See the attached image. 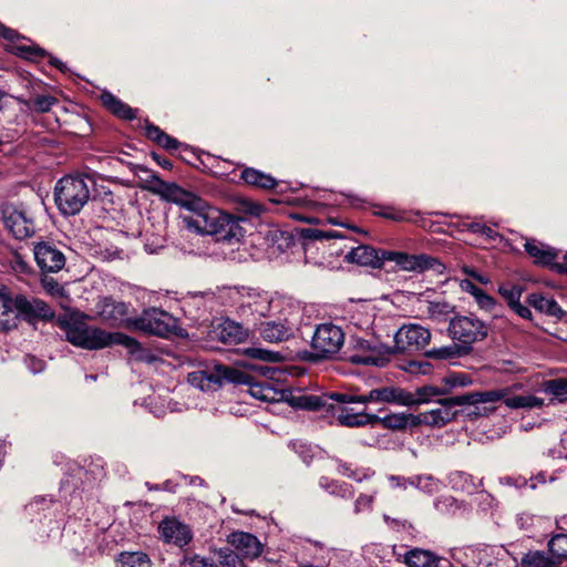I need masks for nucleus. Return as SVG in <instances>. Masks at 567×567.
I'll list each match as a JSON object with an SVG mask.
<instances>
[{
    "instance_id": "43",
    "label": "nucleus",
    "mask_w": 567,
    "mask_h": 567,
    "mask_svg": "<svg viewBox=\"0 0 567 567\" xmlns=\"http://www.w3.org/2000/svg\"><path fill=\"white\" fill-rule=\"evenodd\" d=\"M245 353L252 359L264 362H280L284 355L278 351H271L260 347H250L245 350Z\"/></svg>"
},
{
    "instance_id": "36",
    "label": "nucleus",
    "mask_w": 567,
    "mask_h": 567,
    "mask_svg": "<svg viewBox=\"0 0 567 567\" xmlns=\"http://www.w3.org/2000/svg\"><path fill=\"white\" fill-rule=\"evenodd\" d=\"M454 311V307L446 301H431L426 306V313L436 322L446 321Z\"/></svg>"
},
{
    "instance_id": "5",
    "label": "nucleus",
    "mask_w": 567,
    "mask_h": 567,
    "mask_svg": "<svg viewBox=\"0 0 567 567\" xmlns=\"http://www.w3.org/2000/svg\"><path fill=\"white\" fill-rule=\"evenodd\" d=\"M95 179L87 174L65 175L54 187V202L64 216H74L89 203Z\"/></svg>"
},
{
    "instance_id": "15",
    "label": "nucleus",
    "mask_w": 567,
    "mask_h": 567,
    "mask_svg": "<svg viewBox=\"0 0 567 567\" xmlns=\"http://www.w3.org/2000/svg\"><path fill=\"white\" fill-rule=\"evenodd\" d=\"M130 305L124 301H116L112 297H103L96 303V313L103 322L110 327L120 328L130 326Z\"/></svg>"
},
{
    "instance_id": "17",
    "label": "nucleus",
    "mask_w": 567,
    "mask_h": 567,
    "mask_svg": "<svg viewBox=\"0 0 567 567\" xmlns=\"http://www.w3.org/2000/svg\"><path fill=\"white\" fill-rule=\"evenodd\" d=\"M524 247L535 264L548 267L558 274H567V252L564 256V262H556L558 251L548 245L535 239H527Z\"/></svg>"
},
{
    "instance_id": "34",
    "label": "nucleus",
    "mask_w": 567,
    "mask_h": 567,
    "mask_svg": "<svg viewBox=\"0 0 567 567\" xmlns=\"http://www.w3.org/2000/svg\"><path fill=\"white\" fill-rule=\"evenodd\" d=\"M464 355H467V353L457 342L450 346L434 348L425 352L426 358L436 360L456 359Z\"/></svg>"
},
{
    "instance_id": "47",
    "label": "nucleus",
    "mask_w": 567,
    "mask_h": 567,
    "mask_svg": "<svg viewBox=\"0 0 567 567\" xmlns=\"http://www.w3.org/2000/svg\"><path fill=\"white\" fill-rule=\"evenodd\" d=\"M301 238L309 241H321L331 238H343L334 230H321L317 228H305L301 230Z\"/></svg>"
},
{
    "instance_id": "45",
    "label": "nucleus",
    "mask_w": 567,
    "mask_h": 567,
    "mask_svg": "<svg viewBox=\"0 0 567 567\" xmlns=\"http://www.w3.org/2000/svg\"><path fill=\"white\" fill-rule=\"evenodd\" d=\"M375 423H380L383 427L390 430H404L406 429L405 413H392L383 417L378 416Z\"/></svg>"
},
{
    "instance_id": "39",
    "label": "nucleus",
    "mask_w": 567,
    "mask_h": 567,
    "mask_svg": "<svg viewBox=\"0 0 567 567\" xmlns=\"http://www.w3.org/2000/svg\"><path fill=\"white\" fill-rule=\"evenodd\" d=\"M445 394V390L434 385H423L415 390L416 405L434 402Z\"/></svg>"
},
{
    "instance_id": "6",
    "label": "nucleus",
    "mask_w": 567,
    "mask_h": 567,
    "mask_svg": "<svg viewBox=\"0 0 567 567\" xmlns=\"http://www.w3.org/2000/svg\"><path fill=\"white\" fill-rule=\"evenodd\" d=\"M505 395V390H489L470 392L461 395L437 399L439 406L424 412L430 427H443L454 421L460 411L458 406L478 405L483 403H496Z\"/></svg>"
},
{
    "instance_id": "13",
    "label": "nucleus",
    "mask_w": 567,
    "mask_h": 567,
    "mask_svg": "<svg viewBox=\"0 0 567 567\" xmlns=\"http://www.w3.org/2000/svg\"><path fill=\"white\" fill-rule=\"evenodd\" d=\"M131 327L147 334L168 338L175 333L178 322L167 311L152 307L144 309L140 316L133 318Z\"/></svg>"
},
{
    "instance_id": "25",
    "label": "nucleus",
    "mask_w": 567,
    "mask_h": 567,
    "mask_svg": "<svg viewBox=\"0 0 567 567\" xmlns=\"http://www.w3.org/2000/svg\"><path fill=\"white\" fill-rule=\"evenodd\" d=\"M527 303L540 313L556 318H561L564 316V311L558 302L554 298L547 297L544 293L534 292L528 295Z\"/></svg>"
},
{
    "instance_id": "30",
    "label": "nucleus",
    "mask_w": 567,
    "mask_h": 567,
    "mask_svg": "<svg viewBox=\"0 0 567 567\" xmlns=\"http://www.w3.org/2000/svg\"><path fill=\"white\" fill-rule=\"evenodd\" d=\"M247 337V329L233 320H226L219 326L218 338L225 343H238Z\"/></svg>"
},
{
    "instance_id": "22",
    "label": "nucleus",
    "mask_w": 567,
    "mask_h": 567,
    "mask_svg": "<svg viewBox=\"0 0 567 567\" xmlns=\"http://www.w3.org/2000/svg\"><path fill=\"white\" fill-rule=\"evenodd\" d=\"M258 329L259 336L267 342L278 343L288 340L293 336L292 326L287 320L284 321H259Z\"/></svg>"
},
{
    "instance_id": "48",
    "label": "nucleus",
    "mask_w": 567,
    "mask_h": 567,
    "mask_svg": "<svg viewBox=\"0 0 567 567\" xmlns=\"http://www.w3.org/2000/svg\"><path fill=\"white\" fill-rule=\"evenodd\" d=\"M374 215L381 216L386 219H391L394 221H410L412 220L410 214L405 210L396 209L392 206L379 207L378 210L374 212Z\"/></svg>"
},
{
    "instance_id": "14",
    "label": "nucleus",
    "mask_w": 567,
    "mask_h": 567,
    "mask_svg": "<svg viewBox=\"0 0 567 567\" xmlns=\"http://www.w3.org/2000/svg\"><path fill=\"white\" fill-rule=\"evenodd\" d=\"M431 340L429 329L416 324H403L394 334V352H413L423 349Z\"/></svg>"
},
{
    "instance_id": "18",
    "label": "nucleus",
    "mask_w": 567,
    "mask_h": 567,
    "mask_svg": "<svg viewBox=\"0 0 567 567\" xmlns=\"http://www.w3.org/2000/svg\"><path fill=\"white\" fill-rule=\"evenodd\" d=\"M6 228L17 239H25L35 233L33 219L27 213L13 206H7L2 210Z\"/></svg>"
},
{
    "instance_id": "31",
    "label": "nucleus",
    "mask_w": 567,
    "mask_h": 567,
    "mask_svg": "<svg viewBox=\"0 0 567 567\" xmlns=\"http://www.w3.org/2000/svg\"><path fill=\"white\" fill-rule=\"evenodd\" d=\"M319 486L330 495L340 498H351L354 495V489L350 484L336 481L327 476H321L319 478Z\"/></svg>"
},
{
    "instance_id": "19",
    "label": "nucleus",
    "mask_w": 567,
    "mask_h": 567,
    "mask_svg": "<svg viewBox=\"0 0 567 567\" xmlns=\"http://www.w3.org/2000/svg\"><path fill=\"white\" fill-rule=\"evenodd\" d=\"M157 529L164 543L179 548L187 546L193 539L190 527L176 517H165Z\"/></svg>"
},
{
    "instance_id": "60",
    "label": "nucleus",
    "mask_w": 567,
    "mask_h": 567,
    "mask_svg": "<svg viewBox=\"0 0 567 567\" xmlns=\"http://www.w3.org/2000/svg\"><path fill=\"white\" fill-rule=\"evenodd\" d=\"M425 413L411 414L405 413L406 427H416L419 425H427V421L424 417Z\"/></svg>"
},
{
    "instance_id": "41",
    "label": "nucleus",
    "mask_w": 567,
    "mask_h": 567,
    "mask_svg": "<svg viewBox=\"0 0 567 567\" xmlns=\"http://www.w3.org/2000/svg\"><path fill=\"white\" fill-rule=\"evenodd\" d=\"M334 461L337 463V471L339 474L353 478L357 482L369 480L373 475V471L370 468H365L360 472L359 470H353L351 464L343 462L340 458H336Z\"/></svg>"
},
{
    "instance_id": "12",
    "label": "nucleus",
    "mask_w": 567,
    "mask_h": 567,
    "mask_svg": "<svg viewBox=\"0 0 567 567\" xmlns=\"http://www.w3.org/2000/svg\"><path fill=\"white\" fill-rule=\"evenodd\" d=\"M346 340L343 329L333 322L316 326L311 338L312 354L317 360H332L340 353Z\"/></svg>"
},
{
    "instance_id": "20",
    "label": "nucleus",
    "mask_w": 567,
    "mask_h": 567,
    "mask_svg": "<svg viewBox=\"0 0 567 567\" xmlns=\"http://www.w3.org/2000/svg\"><path fill=\"white\" fill-rule=\"evenodd\" d=\"M33 252L37 265L42 272H58L65 266L64 254L50 243H38Z\"/></svg>"
},
{
    "instance_id": "49",
    "label": "nucleus",
    "mask_w": 567,
    "mask_h": 567,
    "mask_svg": "<svg viewBox=\"0 0 567 567\" xmlns=\"http://www.w3.org/2000/svg\"><path fill=\"white\" fill-rule=\"evenodd\" d=\"M217 554L219 565L223 567H246L238 554L229 548H220Z\"/></svg>"
},
{
    "instance_id": "3",
    "label": "nucleus",
    "mask_w": 567,
    "mask_h": 567,
    "mask_svg": "<svg viewBox=\"0 0 567 567\" xmlns=\"http://www.w3.org/2000/svg\"><path fill=\"white\" fill-rule=\"evenodd\" d=\"M344 259L348 262L372 268H382L385 261H392L400 270L417 274L426 270L443 274L445 270L444 264L439 258L426 254L410 255L404 251L375 249L368 245L351 247L344 255Z\"/></svg>"
},
{
    "instance_id": "42",
    "label": "nucleus",
    "mask_w": 567,
    "mask_h": 567,
    "mask_svg": "<svg viewBox=\"0 0 567 567\" xmlns=\"http://www.w3.org/2000/svg\"><path fill=\"white\" fill-rule=\"evenodd\" d=\"M548 550L559 564L563 559H567V534L553 536L548 542Z\"/></svg>"
},
{
    "instance_id": "27",
    "label": "nucleus",
    "mask_w": 567,
    "mask_h": 567,
    "mask_svg": "<svg viewBox=\"0 0 567 567\" xmlns=\"http://www.w3.org/2000/svg\"><path fill=\"white\" fill-rule=\"evenodd\" d=\"M101 99L105 107L115 116L127 121L134 120L136 117V110L122 102L112 93L104 92L101 95Z\"/></svg>"
},
{
    "instance_id": "2",
    "label": "nucleus",
    "mask_w": 567,
    "mask_h": 567,
    "mask_svg": "<svg viewBox=\"0 0 567 567\" xmlns=\"http://www.w3.org/2000/svg\"><path fill=\"white\" fill-rule=\"evenodd\" d=\"M89 316L73 310L60 315L56 319L59 328L64 332L65 340L72 346L84 350H102L113 344L123 346L137 360L153 362L155 357L143 348L136 339L122 333L110 332L87 323Z\"/></svg>"
},
{
    "instance_id": "8",
    "label": "nucleus",
    "mask_w": 567,
    "mask_h": 567,
    "mask_svg": "<svg viewBox=\"0 0 567 567\" xmlns=\"http://www.w3.org/2000/svg\"><path fill=\"white\" fill-rule=\"evenodd\" d=\"M396 388L386 386L373 389L368 394H354L348 392H331L321 395H302L298 399V405L301 409L318 411L327 404L328 399H332L341 404H360L365 406L370 402L394 403Z\"/></svg>"
},
{
    "instance_id": "58",
    "label": "nucleus",
    "mask_w": 567,
    "mask_h": 567,
    "mask_svg": "<svg viewBox=\"0 0 567 567\" xmlns=\"http://www.w3.org/2000/svg\"><path fill=\"white\" fill-rule=\"evenodd\" d=\"M373 503V496L367 494H360L354 503V512L360 513L371 508Z\"/></svg>"
},
{
    "instance_id": "32",
    "label": "nucleus",
    "mask_w": 567,
    "mask_h": 567,
    "mask_svg": "<svg viewBox=\"0 0 567 567\" xmlns=\"http://www.w3.org/2000/svg\"><path fill=\"white\" fill-rule=\"evenodd\" d=\"M504 390L505 394H507V389ZM501 400H504L505 405L509 409H540L545 404L542 398L532 394L514 395L509 398L504 395Z\"/></svg>"
},
{
    "instance_id": "4",
    "label": "nucleus",
    "mask_w": 567,
    "mask_h": 567,
    "mask_svg": "<svg viewBox=\"0 0 567 567\" xmlns=\"http://www.w3.org/2000/svg\"><path fill=\"white\" fill-rule=\"evenodd\" d=\"M53 309L43 300L24 295L10 296L9 288L0 285V331H10L17 327L18 319L35 324L39 321H51Z\"/></svg>"
},
{
    "instance_id": "61",
    "label": "nucleus",
    "mask_w": 567,
    "mask_h": 567,
    "mask_svg": "<svg viewBox=\"0 0 567 567\" xmlns=\"http://www.w3.org/2000/svg\"><path fill=\"white\" fill-rule=\"evenodd\" d=\"M445 383L450 386H464L470 383L465 374H451L444 379Z\"/></svg>"
},
{
    "instance_id": "1",
    "label": "nucleus",
    "mask_w": 567,
    "mask_h": 567,
    "mask_svg": "<svg viewBox=\"0 0 567 567\" xmlns=\"http://www.w3.org/2000/svg\"><path fill=\"white\" fill-rule=\"evenodd\" d=\"M140 172L150 174L148 189L163 199L177 204L187 209L189 214L181 216L184 226L194 233L210 235L217 241L233 243L244 236L239 219L214 206L208 205L194 193L182 188L176 183H168L159 178L143 165H137Z\"/></svg>"
},
{
    "instance_id": "24",
    "label": "nucleus",
    "mask_w": 567,
    "mask_h": 567,
    "mask_svg": "<svg viewBox=\"0 0 567 567\" xmlns=\"http://www.w3.org/2000/svg\"><path fill=\"white\" fill-rule=\"evenodd\" d=\"M247 385H249V393L255 399L264 402H280L285 398V392L277 390L269 381L252 382V377Z\"/></svg>"
},
{
    "instance_id": "51",
    "label": "nucleus",
    "mask_w": 567,
    "mask_h": 567,
    "mask_svg": "<svg viewBox=\"0 0 567 567\" xmlns=\"http://www.w3.org/2000/svg\"><path fill=\"white\" fill-rule=\"evenodd\" d=\"M408 483L430 494L437 489V481H435L432 476H415L410 478Z\"/></svg>"
},
{
    "instance_id": "33",
    "label": "nucleus",
    "mask_w": 567,
    "mask_h": 567,
    "mask_svg": "<svg viewBox=\"0 0 567 567\" xmlns=\"http://www.w3.org/2000/svg\"><path fill=\"white\" fill-rule=\"evenodd\" d=\"M450 482L454 489H458L467 494L476 493L482 486V481L476 483L474 477L465 472L452 473L450 476Z\"/></svg>"
},
{
    "instance_id": "63",
    "label": "nucleus",
    "mask_w": 567,
    "mask_h": 567,
    "mask_svg": "<svg viewBox=\"0 0 567 567\" xmlns=\"http://www.w3.org/2000/svg\"><path fill=\"white\" fill-rule=\"evenodd\" d=\"M461 288L463 291L470 293L473 298H476V296L483 290L482 288H480L474 282L467 279L461 282Z\"/></svg>"
},
{
    "instance_id": "26",
    "label": "nucleus",
    "mask_w": 567,
    "mask_h": 567,
    "mask_svg": "<svg viewBox=\"0 0 567 567\" xmlns=\"http://www.w3.org/2000/svg\"><path fill=\"white\" fill-rule=\"evenodd\" d=\"M240 178L250 186L261 189H270L277 185V181L269 174L252 167H246L240 173Z\"/></svg>"
},
{
    "instance_id": "16",
    "label": "nucleus",
    "mask_w": 567,
    "mask_h": 567,
    "mask_svg": "<svg viewBox=\"0 0 567 567\" xmlns=\"http://www.w3.org/2000/svg\"><path fill=\"white\" fill-rule=\"evenodd\" d=\"M350 404H341L332 399H328L327 404L321 406L319 410L327 408L337 415V421L342 426L357 427L368 424H375L378 415L368 414L362 410H355L350 408Z\"/></svg>"
},
{
    "instance_id": "59",
    "label": "nucleus",
    "mask_w": 567,
    "mask_h": 567,
    "mask_svg": "<svg viewBox=\"0 0 567 567\" xmlns=\"http://www.w3.org/2000/svg\"><path fill=\"white\" fill-rule=\"evenodd\" d=\"M24 362L28 369L34 374L42 372L45 367L44 361L34 355H27Z\"/></svg>"
},
{
    "instance_id": "46",
    "label": "nucleus",
    "mask_w": 567,
    "mask_h": 567,
    "mask_svg": "<svg viewBox=\"0 0 567 567\" xmlns=\"http://www.w3.org/2000/svg\"><path fill=\"white\" fill-rule=\"evenodd\" d=\"M474 299L480 309L487 312H492L495 318L501 317V315L498 313V309L502 308V306L498 305L494 297L487 295L484 290H482V292H480Z\"/></svg>"
},
{
    "instance_id": "7",
    "label": "nucleus",
    "mask_w": 567,
    "mask_h": 567,
    "mask_svg": "<svg viewBox=\"0 0 567 567\" xmlns=\"http://www.w3.org/2000/svg\"><path fill=\"white\" fill-rule=\"evenodd\" d=\"M229 297L236 306V312L241 320L257 327L271 309L272 298L268 291L251 287H233Z\"/></svg>"
},
{
    "instance_id": "57",
    "label": "nucleus",
    "mask_w": 567,
    "mask_h": 567,
    "mask_svg": "<svg viewBox=\"0 0 567 567\" xmlns=\"http://www.w3.org/2000/svg\"><path fill=\"white\" fill-rule=\"evenodd\" d=\"M499 483L505 486H512L517 489H522L528 486V480L524 476H503L499 478Z\"/></svg>"
},
{
    "instance_id": "35",
    "label": "nucleus",
    "mask_w": 567,
    "mask_h": 567,
    "mask_svg": "<svg viewBox=\"0 0 567 567\" xmlns=\"http://www.w3.org/2000/svg\"><path fill=\"white\" fill-rule=\"evenodd\" d=\"M17 101L38 113H47L58 103V99L52 95H37L32 100L17 97Z\"/></svg>"
},
{
    "instance_id": "44",
    "label": "nucleus",
    "mask_w": 567,
    "mask_h": 567,
    "mask_svg": "<svg viewBox=\"0 0 567 567\" xmlns=\"http://www.w3.org/2000/svg\"><path fill=\"white\" fill-rule=\"evenodd\" d=\"M523 290L522 286L513 284H503L498 287V293L504 298L509 308L520 301Z\"/></svg>"
},
{
    "instance_id": "23",
    "label": "nucleus",
    "mask_w": 567,
    "mask_h": 567,
    "mask_svg": "<svg viewBox=\"0 0 567 567\" xmlns=\"http://www.w3.org/2000/svg\"><path fill=\"white\" fill-rule=\"evenodd\" d=\"M404 563L408 567H452L449 559L421 548H413L406 551Z\"/></svg>"
},
{
    "instance_id": "56",
    "label": "nucleus",
    "mask_w": 567,
    "mask_h": 567,
    "mask_svg": "<svg viewBox=\"0 0 567 567\" xmlns=\"http://www.w3.org/2000/svg\"><path fill=\"white\" fill-rule=\"evenodd\" d=\"M383 519L388 524V526L395 532L403 530L410 534V530L413 529L411 523H409L405 519L392 518L389 515H383Z\"/></svg>"
},
{
    "instance_id": "9",
    "label": "nucleus",
    "mask_w": 567,
    "mask_h": 567,
    "mask_svg": "<svg viewBox=\"0 0 567 567\" xmlns=\"http://www.w3.org/2000/svg\"><path fill=\"white\" fill-rule=\"evenodd\" d=\"M392 353L391 347L378 340L351 336L343 358L353 364L384 367Z\"/></svg>"
},
{
    "instance_id": "11",
    "label": "nucleus",
    "mask_w": 567,
    "mask_h": 567,
    "mask_svg": "<svg viewBox=\"0 0 567 567\" xmlns=\"http://www.w3.org/2000/svg\"><path fill=\"white\" fill-rule=\"evenodd\" d=\"M245 371L225 364H215L210 370H198L188 374V382L202 391H216L224 383H248Z\"/></svg>"
},
{
    "instance_id": "38",
    "label": "nucleus",
    "mask_w": 567,
    "mask_h": 567,
    "mask_svg": "<svg viewBox=\"0 0 567 567\" xmlns=\"http://www.w3.org/2000/svg\"><path fill=\"white\" fill-rule=\"evenodd\" d=\"M522 565L527 567H558L559 563L547 557L543 551H528L522 558Z\"/></svg>"
},
{
    "instance_id": "10",
    "label": "nucleus",
    "mask_w": 567,
    "mask_h": 567,
    "mask_svg": "<svg viewBox=\"0 0 567 567\" xmlns=\"http://www.w3.org/2000/svg\"><path fill=\"white\" fill-rule=\"evenodd\" d=\"M447 331L451 339L470 354L475 343L487 338L489 327L475 313L470 312L468 315H457L451 318Z\"/></svg>"
},
{
    "instance_id": "53",
    "label": "nucleus",
    "mask_w": 567,
    "mask_h": 567,
    "mask_svg": "<svg viewBox=\"0 0 567 567\" xmlns=\"http://www.w3.org/2000/svg\"><path fill=\"white\" fill-rule=\"evenodd\" d=\"M52 503V498H47L45 496H37L25 506V509L30 515H33L40 513L41 511L48 509Z\"/></svg>"
},
{
    "instance_id": "40",
    "label": "nucleus",
    "mask_w": 567,
    "mask_h": 567,
    "mask_svg": "<svg viewBox=\"0 0 567 567\" xmlns=\"http://www.w3.org/2000/svg\"><path fill=\"white\" fill-rule=\"evenodd\" d=\"M11 52L20 58L30 61H39L48 55L45 50L38 45L13 44L11 47Z\"/></svg>"
},
{
    "instance_id": "54",
    "label": "nucleus",
    "mask_w": 567,
    "mask_h": 567,
    "mask_svg": "<svg viewBox=\"0 0 567 567\" xmlns=\"http://www.w3.org/2000/svg\"><path fill=\"white\" fill-rule=\"evenodd\" d=\"M41 285L51 296L61 297L64 295V288L52 277L44 276L41 279Z\"/></svg>"
},
{
    "instance_id": "21",
    "label": "nucleus",
    "mask_w": 567,
    "mask_h": 567,
    "mask_svg": "<svg viewBox=\"0 0 567 567\" xmlns=\"http://www.w3.org/2000/svg\"><path fill=\"white\" fill-rule=\"evenodd\" d=\"M227 542L245 558L255 559L262 553L264 545L250 533L236 530L227 536Z\"/></svg>"
},
{
    "instance_id": "52",
    "label": "nucleus",
    "mask_w": 567,
    "mask_h": 567,
    "mask_svg": "<svg viewBox=\"0 0 567 567\" xmlns=\"http://www.w3.org/2000/svg\"><path fill=\"white\" fill-rule=\"evenodd\" d=\"M404 370L411 374H430L433 365L426 360H410L406 362Z\"/></svg>"
},
{
    "instance_id": "50",
    "label": "nucleus",
    "mask_w": 567,
    "mask_h": 567,
    "mask_svg": "<svg viewBox=\"0 0 567 567\" xmlns=\"http://www.w3.org/2000/svg\"><path fill=\"white\" fill-rule=\"evenodd\" d=\"M183 567H219L210 557H204L198 554L185 555L182 560Z\"/></svg>"
},
{
    "instance_id": "37",
    "label": "nucleus",
    "mask_w": 567,
    "mask_h": 567,
    "mask_svg": "<svg viewBox=\"0 0 567 567\" xmlns=\"http://www.w3.org/2000/svg\"><path fill=\"white\" fill-rule=\"evenodd\" d=\"M120 567H151V560L145 553H121L117 558Z\"/></svg>"
},
{
    "instance_id": "64",
    "label": "nucleus",
    "mask_w": 567,
    "mask_h": 567,
    "mask_svg": "<svg viewBox=\"0 0 567 567\" xmlns=\"http://www.w3.org/2000/svg\"><path fill=\"white\" fill-rule=\"evenodd\" d=\"M511 309L515 311V313H517L520 318L532 320V311L529 310L528 307L522 305L520 301L512 306Z\"/></svg>"
},
{
    "instance_id": "55",
    "label": "nucleus",
    "mask_w": 567,
    "mask_h": 567,
    "mask_svg": "<svg viewBox=\"0 0 567 567\" xmlns=\"http://www.w3.org/2000/svg\"><path fill=\"white\" fill-rule=\"evenodd\" d=\"M394 403L405 406L416 405L415 391L410 392L404 389L396 388Z\"/></svg>"
},
{
    "instance_id": "62",
    "label": "nucleus",
    "mask_w": 567,
    "mask_h": 567,
    "mask_svg": "<svg viewBox=\"0 0 567 567\" xmlns=\"http://www.w3.org/2000/svg\"><path fill=\"white\" fill-rule=\"evenodd\" d=\"M456 499L452 496H442L435 501V508L440 512L452 507L455 504Z\"/></svg>"
},
{
    "instance_id": "29",
    "label": "nucleus",
    "mask_w": 567,
    "mask_h": 567,
    "mask_svg": "<svg viewBox=\"0 0 567 567\" xmlns=\"http://www.w3.org/2000/svg\"><path fill=\"white\" fill-rule=\"evenodd\" d=\"M542 391L550 396L551 404L567 403V378H556L543 382Z\"/></svg>"
},
{
    "instance_id": "28",
    "label": "nucleus",
    "mask_w": 567,
    "mask_h": 567,
    "mask_svg": "<svg viewBox=\"0 0 567 567\" xmlns=\"http://www.w3.org/2000/svg\"><path fill=\"white\" fill-rule=\"evenodd\" d=\"M145 135L148 140L155 142L157 145L162 146L167 151H177L179 148H186L181 142L171 135L166 134L158 126L154 124H147L145 126Z\"/></svg>"
}]
</instances>
